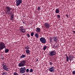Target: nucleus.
Returning a JSON list of instances; mask_svg holds the SVG:
<instances>
[{"label": "nucleus", "instance_id": "ddd939ff", "mask_svg": "<svg viewBox=\"0 0 75 75\" xmlns=\"http://www.w3.org/2000/svg\"><path fill=\"white\" fill-rule=\"evenodd\" d=\"M53 40H54V41L55 42H57L58 41V38H57V37H53Z\"/></svg>", "mask_w": 75, "mask_h": 75}, {"label": "nucleus", "instance_id": "c85d7f7f", "mask_svg": "<svg viewBox=\"0 0 75 75\" xmlns=\"http://www.w3.org/2000/svg\"><path fill=\"white\" fill-rule=\"evenodd\" d=\"M22 23H23V24H25V25H26V22H25H25H24V21H23V22H22Z\"/></svg>", "mask_w": 75, "mask_h": 75}, {"label": "nucleus", "instance_id": "f8f14e48", "mask_svg": "<svg viewBox=\"0 0 75 75\" xmlns=\"http://www.w3.org/2000/svg\"><path fill=\"white\" fill-rule=\"evenodd\" d=\"M36 32L40 33L41 31V29L40 28H36Z\"/></svg>", "mask_w": 75, "mask_h": 75}, {"label": "nucleus", "instance_id": "f704fd0d", "mask_svg": "<svg viewBox=\"0 0 75 75\" xmlns=\"http://www.w3.org/2000/svg\"><path fill=\"white\" fill-rule=\"evenodd\" d=\"M1 59H2V60H4V57H2L1 58Z\"/></svg>", "mask_w": 75, "mask_h": 75}, {"label": "nucleus", "instance_id": "2eb2a0df", "mask_svg": "<svg viewBox=\"0 0 75 75\" xmlns=\"http://www.w3.org/2000/svg\"><path fill=\"white\" fill-rule=\"evenodd\" d=\"M25 51L26 52V54H30V50L27 49Z\"/></svg>", "mask_w": 75, "mask_h": 75}, {"label": "nucleus", "instance_id": "f3484780", "mask_svg": "<svg viewBox=\"0 0 75 75\" xmlns=\"http://www.w3.org/2000/svg\"><path fill=\"white\" fill-rule=\"evenodd\" d=\"M25 55L23 54L21 56L20 58H25Z\"/></svg>", "mask_w": 75, "mask_h": 75}, {"label": "nucleus", "instance_id": "a19ab883", "mask_svg": "<svg viewBox=\"0 0 75 75\" xmlns=\"http://www.w3.org/2000/svg\"><path fill=\"white\" fill-rule=\"evenodd\" d=\"M38 61V59H37V61Z\"/></svg>", "mask_w": 75, "mask_h": 75}, {"label": "nucleus", "instance_id": "9b49d317", "mask_svg": "<svg viewBox=\"0 0 75 75\" xmlns=\"http://www.w3.org/2000/svg\"><path fill=\"white\" fill-rule=\"evenodd\" d=\"M49 71H50L51 72H54V71H55V69H54V67H52L49 69Z\"/></svg>", "mask_w": 75, "mask_h": 75}, {"label": "nucleus", "instance_id": "2f4dec72", "mask_svg": "<svg viewBox=\"0 0 75 75\" xmlns=\"http://www.w3.org/2000/svg\"><path fill=\"white\" fill-rule=\"evenodd\" d=\"M73 74L75 75V71H74L72 72Z\"/></svg>", "mask_w": 75, "mask_h": 75}, {"label": "nucleus", "instance_id": "473e14b6", "mask_svg": "<svg viewBox=\"0 0 75 75\" xmlns=\"http://www.w3.org/2000/svg\"><path fill=\"white\" fill-rule=\"evenodd\" d=\"M57 17H58L57 18H60V15H57Z\"/></svg>", "mask_w": 75, "mask_h": 75}, {"label": "nucleus", "instance_id": "20e7f679", "mask_svg": "<svg viewBox=\"0 0 75 75\" xmlns=\"http://www.w3.org/2000/svg\"><path fill=\"white\" fill-rule=\"evenodd\" d=\"M50 56H54L56 55V52L55 51H51L49 52Z\"/></svg>", "mask_w": 75, "mask_h": 75}, {"label": "nucleus", "instance_id": "b1692460", "mask_svg": "<svg viewBox=\"0 0 75 75\" xmlns=\"http://www.w3.org/2000/svg\"><path fill=\"white\" fill-rule=\"evenodd\" d=\"M33 72V69H30L29 71V72Z\"/></svg>", "mask_w": 75, "mask_h": 75}, {"label": "nucleus", "instance_id": "6ab92c4d", "mask_svg": "<svg viewBox=\"0 0 75 75\" xmlns=\"http://www.w3.org/2000/svg\"><path fill=\"white\" fill-rule=\"evenodd\" d=\"M9 51V50L8 49H7L5 50V53H7Z\"/></svg>", "mask_w": 75, "mask_h": 75}, {"label": "nucleus", "instance_id": "7ed1b4c3", "mask_svg": "<svg viewBox=\"0 0 75 75\" xmlns=\"http://www.w3.org/2000/svg\"><path fill=\"white\" fill-rule=\"evenodd\" d=\"M6 47L5 44L3 42H1L0 43V50H2L3 49H4Z\"/></svg>", "mask_w": 75, "mask_h": 75}, {"label": "nucleus", "instance_id": "f03ea898", "mask_svg": "<svg viewBox=\"0 0 75 75\" xmlns=\"http://www.w3.org/2000/svg\"><path fill=\"white\" fill-rule=\"evenodd\" d=\"M26 63V61L25 60L22 61L21 62L18 64V66L20 67H23L25 65Z\"/></svg>", "mask_w": 75, "mask_h": 75}, {"label": "nucleus", "instance_id": "aec40b11", "mask_svg": "<svg viewBox=\"0 0 75 75\" xmlns=\"http://www.w3.org/2000/svg\"><path fill=\"white\" fill-rule=\"evenodd\" d=\"M47 46H44L43 48V50L45 51V50L47 49Z\"/></svg>", "mask_w": 75, "mask_h": 75}, {"label": "nucleus", "instance_id": "4c0bfd02", "mask_svg": "<svg viewBox=\"0 0 75 75\" xmlns=\"http://www.w3.org/2000/svg\"><path fill=\"white\" fill-rule=\"evenodd\" d=\"M73 32L74 33V34L75 33V31L73 30Z\"/></svg>", "mask_w": 75, "mask_h": 75}, {"label": "nucleus", "instance_id": "0eeeda50", "mask_svg": "<svg viewBox=\"0 0 75 75\" xmlns=\"http://www.w3.org/2000/svg\"><path fill=\"white\" fill-rule=\"evenodd\" d=\"M25 67L21 68L20 69V72L21 74H23L25 72Z\"/></svg>", "mask_w": 75, "mask_h": 75}, {"label": "nucleus", "instance_id": "a211bd4d", "mask_svg": "<svg viewBox=\"0 0 75 75\" xmlns=\"http://www.w3.org/2000/svg\"><path fill=\"white\" fill-rule=\"evenodd\" d=\"M59 10L58 9H57V8L56 9V13H59Z\"/></svg>", "mask_w": 75, "mask_h": 75}, {"label": "nucleus", "instance_id": "c9c22d12", "mask_svg": "<svg viewBox=\"0 0 75 75\" xmlns=\"http://www.w3.org/2000/svg\"><path fill=\"white\" fill-rule=\"evenodd\" d=\"M21 31H22V33H25V31H23V30Z\"/></svg>", "mask_w": 75, "mask_h": 75}, {"label": "nucleus", "instance_id": "423d86ee", "mask_svg": "<svg viewBox=\"0 0 75 75\" xmlns=\"http://www.w3.org/2000/svg\"><path fill=\"white\" fill-rule=\"evenodd\" d=\"M16 6H18L22 3V0H16Z\"/></svg>", "mask_w": 75, "mask_h": 75}, {"label": "nucleus", "instance_id": "6e6552de", "mask_svg": "<svg viewBox=\"0 0 75 75\" xmlns=\"http://www.w3.org/2000/svg\"><path fill=\"white\" fill-rule=\"evenodd\" d=\"M74 58V56H72L71 55L69 56V59L70 61H73V60L74 59L73 58Z\"/></svg>", "mask_w": 75, "mask_h": 75}, {"label": "nucleus", "instance_id": "7c9ffc66", "mask_svg": "<svg viewBox=\"0 0 75 75\" xmlns=\"http://www.w3.org/2000/svg\"><path fill=\"white\" fill-rule=\"evenodd\" d=\"M13 74L14 75H18V74L16 73H14Z\"/></svg>", "mask_w": 75, "mask_h": 75}, {"label": "nucleus", "instance_id": "5701e85b", "mask_svg": "<svg viewBox=\"0 0 75 75\" xmlns=\"http://www.w3.org/2000/svg\"><path fill=\"white\" fill-rule=\"evenodd\" d=\"M34 35V32H32L31 33L30 35L32 36V37H33Z\"/></svg>", "mask_w": 75, "mask_h": 75}, {"label": "nucleus", "instance_id": "72a5a7b5", "mask_svg": "<svg viewBox=\"0 0 75 75\" xmlns=\"http://www.w3.org/2000/svg\"><path fill=\"white\" fill-rule=\"evenodd\" d=\"M5 62H3L2 63V66H3L4 65Z\"/></svg>", "mask_w": 75, "mask_h": 75}, {"label": "nucleus", "instance_id": "a878e982", "mask_svg": "<svg viewBox=\"0 0 75 75\" xmlns=\"http://www.w3.org/2000/svg\"><path fill=\"white\" fill-rule=\"evenodd\" d=\"M69 61V58L68 57H66V61Z\"/></svg>", "mask_w": 75, "mask_h": 75}, {"label": "nucleus", "instance_id": "c756f323", "mask_svg": "<svg viewBox=\"0 0 75 75\" xmlns=\"http://www.w3.org/2000/svg\"><path fill=\"white\" fill-rule=\"evenodd\" d=\"M27 35L28 36V38H30V35H29V34H27Z\"/></svg>", "mask_w": 75, "mask_h": 75}, {"label": "nucleus", "instance_id": "f257e3e1", "mask_svg": "<svg viewBox=\"0 0 75 75\" xmlns=\"http://www.w3.org/2000/svg\"><path fill=\"white\" fill-rule=\"evenodd\" d=\"M6 11L5 12L6 13L8 14V15H10L11 14L12 12L11 11V10H12V8L10 7H6Z\"/></svg>", "mask_w": 75, "mask_h": 75}, {"label": "nucleus", "instance_id": "bb28decb", "mask_svg": "<svg viewBox=\"0 0 75 75\" xmlns=\"http://www.w3.org/2000/svg\"><path fill=\"white\" fill-rule=\"evenodd\" d=\"M50 42H52V38H51V37H50Z\"/></svg>", "mask_w": 75, "mask_h": 75}, {"label": "nucleus", "instance_id": "4be33fe9", "mask_svg": "<svg viewBox=\"0 0 75 75\" xmlns=\"http://www.w3.org/2000/svg\"><path fill=\"white\" fill-rule=\"evenodd\" d=\"M35 35V37H37V38H38L39 36H38V33H36V34Z\"/></svg>", "mask_w": 75, "mask_h": 75}, {"label": "nucleus", "instance_id": "79ce46f5", "mask_svg": "<svg viewBox=\"0 0 75 75\" xmlns=\"http://www.w3.org/2000/svg\"><path fill=\"white\" fill-rule=\"evenodd\" d=\"M23 75H25V74H23Z\"/></svg>", "mask_w": 75, "mask_h": 75}, {"label": "nucleus", "instance_id": "39448f33", "mask_svg": "<svg viewBox=\"0 0 75 75\" xmlns=\"http://www.w3.org/2000/svg\"><path fill=\"white\" fill-rule=\"evenodd\" d=\"M40 42L42 44H45L46 43V40L45 38L43 37H41L40 38Z\"/></svg>", "mask_w": 75, "mask_h": 75}, {"label": "nucleus", "instance_id": "412c9836", "mask_svg": "<svg viewBox=\"0 0 75 75\" xmlns=\"http://www.w3.org/2000/svg\"><path fill=\"white\" fill-rule=\"evenodd\" d=\"M25 50H26V49L27 50H29V49H30V47L27 46V47H25Z\"/></svg>", "mask_w": 75, "mask_h": 75}, {"label": "nucleus", "instance_id": "393cba45", "mask_svg": "<svg viewBox=\"0 0 75 75\" xmlns=\"http://www.w3.org/2000/svg\"><path fill=\"white\" fill-rule=\"evenodd\" d=\"M38 11H40V10H41V8H40V6H39L38 7Z\"/></svg>", "mask_w": 75, "mask_h": 75}, {"label": "nucleus", "instance_id": "ea45409f", "mask_svg": "<svg viewBox=\"0 0 75 75\" xmlns=\"http://www.w3.org/2000/svg\"><path fill=\"white\" fill-rule=\"evenodd\" d=\"M65 55H66V57H68V56H67V54H65Z\"/></svg>", "mask_w": 75, "mask_h": 75}, {"label": "nucleus", "instance_id": "9d476101", "mask_svg": "<svg viewBox=\"0 0 75 75\" xmlns=\"http://www.w3.org/2000/svg\"><path fill=\"white\" fill-rule=\"evenodd\" d=\"M7 66L6 65H4L3 67V68L4 69V70H5V71H9V70L8 69V68H7Z\"/></svg>", "mask_w": 75, "mask_h": 75}, {"label": "nucleus", "instance_id": "58836bf2", "mask_svg": "<svg viewBox=\"0 0 75 75\" xmlns=\"http://www.w3.org/2000/svg\"><path fill=\"white\" fill-rule=\"evenodd\" d=\"M50 65H51L52 64V62H50Z\"/></svg>", "mask_w": 75, "mask_h": 75}, {"label": "nucleus", "instance_id": "1a4fd4ad", "mask_svg": "<svg viewBox=\"0 0 75 75\" xmlns=\"http://www.w3.org/2000/svg\"><path fill=\"white\" fill-rule=\"evenodd\" d=\"M47 28H49L50 27V24L48 23H45L44 25Z\"/></svg>", "mask_w": 75, "mask_h": 75}, {"label": "nucleus", "instance_id": "dca6fc26", "mask_svg": "<svg viewBox=\"0 0 75 75\" xmlns=\"http://www.w3.org/2000/svg\"><path fill=\"white\" fill-rule=\"evenodd\" d=\"M19 28H20V30L21 31H22L23 30H24V29H23V26H20L19 27Z\"/></svg>", "mask_w": 75, "mask_h": 75}, {"label": "nucleus", "instance_id": "e433bc0d", "mask_svg": "<svg viewBox=\"0 0 75 75\" xmlns=\"http://www.w3.org/2000/svg\"><path fill=\"white\" fill-rule=\"evenodd\" d=\"M66 17H68V18H69V17L68 16V15L66 14Z\"/></svg>", "mask_w": 75, "mask_h": 75}, {"label": "nucleus", "instance_id": "4468645a", "mask_svg": "<svg viewBox=\"0 0 75 75\" xmlns=\"http://www.w3.org/2000/svg\"><path fill=\"white\" fill-rule=\"evenodd\" d=\"M13 16H14V15H11L10 17L11 20L12 21L14 20V18L13 17Z\"/></svg>", "mask_w": 75, "mask_h": 75}, {"label": "nucleus", "instance_id": "cd10ccee", "mask_svg": "<svg viewBox=\"0 0 75 75\" xmlns=\"http://www.w3.org/2000/svg\"><path fill=\"white\" fill-rule=\"evenodd\" d=\"M26 72H29V69H27L26 71Z\"/></svg>", "mask_w": 75, "mask_h": 75}]
</instances>
